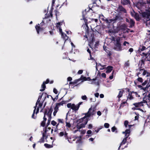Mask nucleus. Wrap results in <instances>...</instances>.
I'll return each mask as SVG.
<instances>
[{
    "instance_id": "nucleus-1",
    "label": "nucleus",
    "mask_w": 150,
    "mask_h": 150,
    "mask_svg": "<svg viewBox=\"0 0 150 150\" xmlns=\"http://www.w3.org/2000/svg\"><path fill=\"white\" fill-rule=\"evenodd\" d=\"M96 105L92 106L88 110V112L85 114V116L81 119H79L77 121L76 128L80 129L85 127L88 121V118L91 116H92L96 113L95 110H96Z\"/></svg>"
},
{
    "instance_id": "nucleus-2",
    "label": "nucleus",
    "mask_w": 150,
    "mask_h": 150,
    "mask_svg": "<svg viewBox=\"0 0 150 150\" xmlns=\"http://www.w3.org/2000/svg\"><path fill=\"white\" fill-rule=\"evenodd\" d=\"M36 104V106L34 107L35 109L34 110L33 113L32 115V118L35 119L36 117V115L38 112L39 110L40 112L42 111L43 109L44 108L46 104Z\"/></svg>"
},
{
    "instance_id": "nucleus-3",
    "label": "nucleus",
    "mask_w": 150,
    "mask_h": 150,
    "mask_svg": "<svg viewBox=\"0 0 150 150\" xmlns=\"http://www.w3.org/2000/svg\"><path fill=\"white\" fill-rule=\"evenodd\" d=\"M128 126L129 129H127L125 132H122L123 134H125V137L124 138L122 142H121L120 146L118 148L119 149L121 146H122V145L126 143L127 139L129 136L130 133V128L132 125H129Z\"/></svg>"
},
{
    "instance_id": "nucleus-4",
    "label": "nucleus",
    "mask_w": 150,
    "mask_h": 150,
    "mask_svg": "<svg viewBox=\"0 0 150 150\" xmlns=\"http://www.w3.org/2000/svg\"><path fill=\"white\" fill-rule=\"evenodd\" d=\"M149 12L144 13L142 14L144 21L146 22V25H150V8L149 9Z\"/></svg>"
},
{
    "instance_id": "nucleus-5",
    "label": "nucleus",
    "mask_w": 150,
    "mask_h": 150,
    "mask_svg": "<svg viewBox=\"0 0 150 150\" xmlns=\"http://www.w3.org/2000/svg\"><path fill=\"white\" fill-rule=\"evenodd\" d=\"M80 106L79 104L75 105V104H67V106L68 108H71L72 110H78Z\"/></svg>"
},
{
    "instance_id": "nucleus-6",
    "label": "nucleus",
    "mask_w": 150,
    "mask_h": 150,
    "mask_svg": "<svg viewBox=\"0 0 150 150\" xmlns=\"http://www.w3.org/2000/svg\"><path fill=\"white\" fill-rule=\"evenodd\" d=\"M106 67L105 65H102L100 63H96V68L97 69H99L100 70L104 69Z\"/></svg>"
},
{
    "instance_id": "nucleus-7",
    "label": "nucleus",
    "mask_w": 150,
    "mask_h": 150,
    "mask_svg": "<svg viewBox=\"0 0 150 150\" xmlns=\"http://www.w3.org/2000/svg\"><path fill=\"white\" fill-rule=\"evenodd\" d=\"M114 49L118 51L122 50V47L120 43H115L114 46Z\"/></svg>"
},
{
    "instance_id": "nucleus-8",
    "label": "nucleus",
    "mask_w": 150,
    "mask_h": 150,
    "mask_svg": "<svg viewBox=\"0 0 150 150\" xmlns=\"http://www.w3.org/2000/svg\"><path fill=\"white\" fill-rule=\"evenodd\" d=\"M49 82V80L48 79H47L46 81H44L43 82V84L42 85L41 88L42 89H40V91H43L45 90V84H47Z\"/></svg>"
},
{
    "instance_id": "nucleus-9",
    "label": "nucleus",
    "mask_w": 150,
    "mask_h": 150,
    "mask_svg": "<svg viewBox=\"0 0 150 150\" xmlns=\"http://www.w3.org/2000/svg\"><path fill=\"white\" fill-rule=\"evenodd\" d=\"M64 24V22L62 21L60 22L57 23L56 24V26L57 28L59 29V31L60 33H61L62 32V30L61 27V26Z\"/></svg>"
},
{
    "instance_id": "nucleus-10",
    "label": "nucleus",
    "mask_w": 150,
    "mask_h": 150,
    "mask_svg": "<svg viewBox=\"0 0 150 150\" xmlns=\"http://www.w3.org/2000/svg\"><path fill=\"white\" fill-rule=\"evenodd\" d=\"M125 90H127V89H121L120 90L117 96L119 98H120L122 97L123 94L125 92Z\"/></svg>"
},
{
    "instance_id": "nucleus-11",
    "label": "nucleus",
    "mask_w": 150,
    "mask_h": 150,
    "mask_svg": "<svg viewBox=\"0 0 150 150\" xmlns=\"http://www.w3.org/2000/svg\"><path fill=\"white\" fill-rule=\"evenodd\" d=\"M90 81H91L90 83H91L97 85H98L99 84V81L96 79H93L91 80Z\"/></svg>"
},
{
    "instance_id": "nucleus-12",
    "label": "nucleus",
    "mask_w": 150,
    "mask_h": 150,
    "mask_svg": "<svg viewBox=\"0 0 150 150\" xmlns=\"http://www.w3.org/2000/svg\"><path fill=\"white\" fill-rule=\"evenodd\" d=\"M105 21L106 23L109 25H110L112 24H113L116 22V20L115 19H110L109 20L106 19Z\"/></svg>"
},
{
    "instance_id": "nucleus-13",
    "label": "nucleus",
    "mask_w": 150,
    "mask_h": 150,
    "mask_svg": "<svg viewBox=\"0 0 150 150\" xmlns=\"http://www.w3.org/2000/svg\"><path fill=\"white\" fill-rule=\"evenodd\" d=\"M67 134H68L66 132H60L59 133V135L60 137H62L64 135L65 137L66 138H67Z\"/></svg>"
},
{
    "instance_id": "nucleus-14",
    "label": "nucleus",
    "mask_w": 150,
    "mask_h": 150,
    "mask_svg": "<svg viewBox=\"0 0 150 150\" xmlns=\"http://www.w3.org/2000/svg\"><path fill=\"white\" fill-rule=\"evenodd\" d=\"M68 114V113H67L66 115V126L67 129L68 128H69L71 127V125L67 121V115Z\"/></svg>"
},
{
    "instance_id": "nucleus-15",
    "label": "nucleus",
    "mask_w": 150,
    "mask_h": 150,
    "mask_svg": "<svg viewBox=\"0 0 150 150\" xmlns=\"http://www.w3.org/2000/svg\"><path fill=\"white\" fill-rule=\"evenodd\" d=\"M113 67L111 66H108L106 68V73H109L113 69Z\"/></svg>"
},
{
    "instance_id": "nucleus-16",
    "label": "nucleus",
    "mask_w": 150,
    "mask_h": 150,
    "mask_svg": "<svg viewBox=\"0 0 150 150\" xmlns=\"http://www.w3.org/2000/svg\"><path fill=\"white\" fill-rule=\"evenodd\" d=\"M74 138L77 139L76 141V143L79 144L81 143V136L79 137H75Z\"/></svg>"
},
{
    "instance_id": "nucleus-17",
    "label": "nucleus",
    "mask_w": 150,
    "mask_h": 150,
    "mask_svg": "<svg viewBox=\"0 0 150 150\" xmlns=\"http://www.w3.org/2000/svg\"><path fill=\"white\" fill-rule=\"evenodd\" d=\"M47 116L48 118V121L49 122H50L51 119V112L50 111H49L48 113L47 114Z\"/></svg>"
},
{
    "instance_id": "nucleus-18",
    "label": "nucleus",
    "mask_w": 150,
    "mask_h": 150,
    "mask_svg": "<svg viewBox=\"0 0 150 150\" xmlns=\"http://www.w3.org/2000/svg\"><path fill=\"white\" fill-rule=\"evenodd\" d=\"M35 28L38 34L39 33V32L40 31H42L43 30V29L40 27V26L38 25H36Z\"/></svg>"
},
{
    "instance_id": "nucleus-19",
    "label": "nucleus",
    "mask_w": 150,
    "mask_h": 150,
    "mask_svg": "<svg viewBox=\"0 0 150 150\" xmlns=\"http://www.w3.org/2000/svg\"><path fill=\"white\" fill-rule=\"evenodd\" d=\"M62 34V38L64 39L65 40H67L68 38V37L67 36V35L63 33L62 32L61 33H60Z\"/></svg>"
},
{
    "instance_id": "nucleus-20",
    "label": "nucleus",
    "mask_w": 150,
    "mask_h": 150,
    "mask_svg": "<svg viewBox=\"0 0 150 150\" xmlns=\"http://www.w3.org/2000/svg\"><path fill=\"white\" fill-rule=\"evenodd\" d=\"M141 104H133V105L136 107L135 108H132V109L136 110L138 109V108H137L139 107V105Z\"/></svg>"
},
{
    "instance_id": "nucleus-21",
    "label": "nucleus",
    "mask_w": 150,
    "mask_h": 150,
    "mask_svg": "<svg viewBox=\"0 0 150 150\" xmlns=\"http://www.w3.org/2000/svg\"><path fill=\"white\" fill-rule=\"evenodd\" d=\"M118 9L120 11H123L125 13L126 12V11L124 8L122 6H120L118 8Z\"/></svg>"
},
{
    "instance_id": "nucleus-22",
    "label": "nucleus",
    "mask_w": 150,
    "mask_h": 150,
    "mask_svg": "<svg viewBox=\"0 0 150 150\" xmlns=\"http://www.w3.org/2000/svg\"><path fill=\"white\" fill-rule=\"evenodd\" d=\"M147 98H148V97H145L144 98H143V100L144 101V103H147L148 102H149V101H148L149 100V99H147Z\"/></svg>"
},
{
    "instance_id": "nucleus-23",
    "label": "nucleus",
    "mask_w": 150,
    "mask_h": 150,
    "mask_svg": "<svg viewBox=\"0 0 150 150\" xmlns=\"http://www.w3.org/2000/svg\"><path fill=\"white\" fill-rule=\"evenodd\" d=\"M44 146L47 148H50L52 147L53 146L52 145H51L47 144H45Z\"/></svg>"
},
{
    "instance_id": "nucleus-24",
    "label": "nucleus",
    "mask_w": 150,
    "mask_h": 150,
    "mask_svg": "<svg viewBox=\"0 0 150 150\" xmlns=\"http://www.w3.org/2000/svg\"><path fill=\"white\" fill-rule=\"evenodd\" d=\"M81 78L82 80H83V81L89 80H90V78L89 77L86 78L83 76H81Z\"/></svg>"
},
{
    "instance_id": "nucleus-25",
    "label": "nucleus",
    "mask_w": 150,
    "mask_h": 150,
    "mask_svg": "<svg viewBox=\"0 0 150 150\" xmlns=\"http://www.w3.org/2000/svg\"><path fill=\"white\" fill-rule=\"evenodd\" d=\"M60 104H57L56 105L55 107L54 108V110H56V111H58L59 106L60 105Z\"/></svg>"
},
{
    "instance_id": "nucleus-26",
    "label": "nucleus",
    "mask_w": 150,
    "mask_h": 150,
    "mask_svg": "<svg viewBox=\"0 0 150 150\" xmlns=\"http://www.w3.org/2000/svg\"><path fill=\"white\" fill-rule=\"evenodd\" d=\"M51 124L52 125L54 126H55L56 127V126L57 125V122L54 120L51 121Z\"/></svg>"
},
{
    "instance_id": "nucleus-27",
    "label": "nucleus",
    "mask_w": 150,
    "mask_h": 150,
    "mask_svg": "<svg viewBox=\"0 0 150 150\" xmlns=\"http://www.w3.org/2000/svg\"><path fill=\"white\" fill-rule=\"evenodd\" d=\"M122 3L125 5L129 3V1L127 0H125V1H122Z\"/></svg>"
},
{
    "instance_id": "nucleus-28",
    "label": "nucleus",
    "mask_w": 150,
    "mask_h": 150,
    "mask_svg": "<svg viewBox=\"0 0 150 150\" xmlns=\"http://www.w3.org/2000/svg\"><path fill=\"white\" fill-rule=\"evenodd\" d=\"M129 23H130L132 26H133L134 25V21L132 19H130V21Z\"/></svg>"
},
{
    "instance_id": "nucleus-29",
    "label": "nucleus",
    "mask_w": 150,
    "mask_h": 150,
    "mask_svg": "<svg viewBox=\"0 0 150 150\" xmlns=\"http://www.w3.org/2000/svg\"><path fill=\"white\" fill-rule=\"evenodd\" d=\"M116 42L115 43H120V38L118 37L117 38L116 40Z\"/></svg>"
},
{
    "instance_id": "nucleus-30",
    "label": "nucleus",
    "mask_w": 150,
    "mask_h": 150,
    "mask_svg": "<svg viewBox=\"0 0 150 150\" xmlns=\"http://www.w3.org/2000/svg\"><path fill=\"white\" fill-rule=\"evenodd\" d=\"M133 97L130 94H129L128 96L127 97V100H128L129 99V100H132L133 99Z\"/></svg>"
},
{
    "instance_id": "nucleus-31",
    "label": "nucleus",
    "mask_w": 150,
    "mask_h": 150,
    "mask_svg": "<svg viewBox=\"0 0 150 150\" xmlns=\"http://www.w3.org/2000/svg\"><path fill=\"white\" fill-rule=\"evenodd\" d=\"M46 112H45L44 113V117H43V121H46L47 120V118H46V117L47 116V114H46Z\"/></svg>"
},
{
    "instance_id": "nucleus-32",
    "label": "nucleus",
    "mask_w": 150,
    "mask_h": 150,
    "mask_svg": "<svg viewBox=\"0 0 150 150\" xmlns=\"http://www.w3.org/2000/svg\"><path fill=\"white\" fill-rule=\"evenodd\" d=\"M42 95H41V96H40L39 97H38V100H37V101L36 103H39L40 100V99L42 98Z\"/></svg>"
},
{
    "instance_id": "nucleus-33",
    "label": "nucleus",
    "mask_w": 150,
    "mask_h": 150,
    "mask_svg": "<svg viewBox=\"0 0 150 150\" xmlns=\"http://www.w3.org/2000/svg\"><path fill=\"white\" fill-rule=\"evenodd\" d=\"M109 125V124L108 123H105L104 125V126L106 128H108Z\"/></svg>"
},
{
    "instance_id": "nucleus-34",
    "label": "nucleus",
    "mask_w": 150,
    "mask_h": 150,
    "mask_svg": "<svg viewBox=\"0 0 150 150\" xmlns=\"http://www.w3.org/2000/svg\"><path fill=\"white\" fill-rule=\"evenodd\" d=\"M137 80L138 81L142 83L143 82V79L139 77L137 79Z\"/></svg>"
},
{
    "instance_id": "nucleus-35",
    "label": "nucleus",
    "mask_w": 150,
    "mask_h": 150,
    "mask_svg": "<svg viewBox=\"0 0 150 150\" xmlns=\"http://www.w3.org/2000/svg\"><path fill=\"white\" fill-rule=\"evenodd\" d=\"M50 129L51 128H46L45 129V133H43V136H44L45 134H46V133L47 132V129Z\"/></svg>"
},
{
    "instance_id": "nucleus-36",
    "label": "nucleus",
    "mask_w": 150,
    "mask_h": 150,
    "mask_svg": "<svg viewBox=\"0 0 150 150\" xmlns=\"http://www.w3.org/2000/svg\"><path fill=\"white\" fill-rule=\"evenodd\" d=\"M128 124V122L126 120L125 121L124 125L125 127H127Z\"/></svg>"
},
{
    "instance_id": "nucleus-37",
    "label": "nucleus",
    "mask_w": 150,
    "mask_h": 150,
    "mask_svg": "<svg viewBox=\"0 0 150 150\" xmlns=\"http://www.w3.org/2000/svg\"><path fill=\"white\" fill-rule=\"evenodd\" d=\"M99 43V42L98 41H96L95 42V43L94 45V47H96L98 45Z\"/></svg>"
},
{
    "instance_id": "nucleus-38",
    "label": "nucleus",
    "mask_w": 150,
    "mask_h": 150,
    "mask_svg": "<svg viewBox=\"0 0 150 150\" xmlns=\"http://www.w3.org/2000/svg\"><path fill=\"white\" fill-rule=\"evenodd\" d=\"M58 120L59 123H63V119H58Z\"/></svg>"
},
{
    "instance_id": "nucleus-39",
    "label": "nucleus",
    "mask_w": 150,
    "mask_h": 150,
    "mask_svg": "<svg viewBox=\"0 0 150 150\" xmlns=\"http://www.w3.org/2000/svg\"><path fill=\"white\" fill-rule=\"evenodd\" d=\"M99 18H100L101 19L103 20H104V16L102 15H100L99 16Z\"/></svg>"
},
{
    "instance_id": "nucleus-40",
    "label": "nucleus",
    "mask_w": 150,
    "mask_h": 150,
    "mask_svg": "<svg viewBox=\"0 0 150 150\" xmlns=\"http://www.w3.org/2000/svg\"><path fill=\"white\" fill-rule=\"evenodd\" d=\"M83 72V70H80L78 71V74H81Z\"/></svg>"
},
{
    "instance_id": "nucleus-41",
    "label": "nucleus",
    "mask_w": 150,
    "mask_h": 150,
    "mask_svg": "<svg viewBox=\"0 0 150 150\" xmlns=\"http://www.w3.org/2000/svg\"><path fill=\"white\" fill-rule=\"evenodd\" d=\"M114 73V71H113V72L112 73V75L110 76L109 77V79H113V74Z\"/></svg>"
},
{
    "instance_id": "nucleus-42",
    "label": "nucleus",
    "mask_w": 150,
    "mask_h": 150,
    "mask_svg": "<svg viewBox=\"0 0 150 150\" xmlns=\"http://www.w3.org/2000/svg\"><path fill=\"white\" fill-rule=\"evenodd\" d=\"M45 121H43L41 123V125L43 127H44L45 125Z\"/></svg>"
},
{
    "instance_id": "nucleus-43",
    "label": "nucleus",
    "mask_w": 150,
    "mask_h": 150,
    "mask_svg": "<svg viewBox=\"0 0 150 150\" xmlns=\"http://www.w3.org/2000/svg\"><path fill=\"white\" fill-rule=\"evenodd\" d=\"M129 63L128 62H126L125 64V67H128L129 65Z\"/></svg>"
},
{
    "instance_id": "nucleus-44",
    "label": "nucleus",
    "mask_w": 150,
    "mask_h": 150,
    "mask_svg": "<svg viewBox=\"0 0 150 150\" xmlns=\"http://www.w3.org/2000/svg\"><path fill=\"white\" fill-rule=\"evenodd\" d=\"M59 125V123L57 124V125L56 126V128L54 130V132H57V127Z\"/></svg>"
},
{
    "instance_id": "nucleus-45",
    "label": "nucleus",
    "mask_w": 150,
    "mask_h": 150,
    "mask_svg": "<svg viewBox=\"0 0 150 150\" xmlns=\"http://www.w3.org/2000/svg\"><path fill=\"white\" fill-rule=\"evenodd\" d=\"M147 81H145L144 82H143L142 84V85L143 86H144L147 83Z\"/></svg>"
},
{
    "instance_id": "nucleus-46",
    "label": "nucleus",
    "mask_w": 150,
    "mask_h": 150,
    "mask_svg": "<svg viewBox=\"0 0 150 150\" xmlns=\"http://www.w3.org/2000/svg\"><path fill=\"white\" fill-rule=\"evenodd\" d=\"M127 44L129 45V43L125 41L123 43V45L124 46H126L127 45Z\"/></svg>"
},
{
    "instance_id": "nucleus-47",
    "label": "nucleus",
    "mask_w": 150,
    "mask_h": 150,
    "mask_svg": "<svg viewBox=\"0 0 150 150\" xmlns=\"http://www.w3.org/2000/svg\"><path fill=\"white\" fill-rule=\"evenodd\" d=\"M81 98L82 99H83V100H85L86 99L87 97L85 95V96H82L81 97Z\"/></svg>"
},
{
    "instance_id": "nucleus-48",
    "label": "nucleus",
    "mask_w": 150,
    "mask_h": 150,
    "mask_svg": "<svg viewBox=\"0 0 150 150\" xmlns=\"http://www.w3.org/2000/svg\"><path fill=\"white\" fill-rule=\"evenodd\" d=\"M97 114L99 116H100L101 115V113L100 111H98L97 112Z\"/></svg>"
},
{
    "instance_id": "nucleus-49",
    "label": "nucleus",
    "mask_w": 150,
    "mask_h": 150,
    "mask_svg": "<svg viewBox=\"0 0 150 150\" xmlns=\"http://www.w3.org/2000/svg\"><path fill=\"white\" fill-rule=\"evenodd\" d=\"M115 130H116V128L115 127H112V129H111V130L112 132H114Z\"/></svg>"
},
{
    "instance_id": "nucleus-50",
    "label": "nucleus",
    "mask_w": 150,
    "mask_h": 150,
    "mask_svg": "<svg viewBox=\"0 0 150 150\" xmlns=\"http://www.w3.org/2000/svg\"><path fill=\"white\" fill-rule=\"evenodd\" d=\"M87 133L88 134H90L92 133V131L91 130H88L87 131Z\"/></svg>"
},
{
    "instance_id": "nucleus-51",
    "label": "nucleus",
    "mask_w": 150,
    "mask_h": 150,
    "mask_svg": "<svg viewBox=\"0 0 150 150\" xmlns=\"http://www.w3.org/2000/svg\"><path fill=\"white\" fill-rule=\"evenodd\" d=\"M72 80V78L71 77H69L67 78V81H70Z\"/></svg>"
},
{
    "instance_id": "nucleus-52",
    "label": "nucleus",
    "mask_w": 150,
    "mask_h": 150,
    "mask_svg": "<svg viewBox=\"0 0 150 150\" xmlns=\"http://www.w3.org/2000/svg\"><path fill=\"white\" fill-rule=\"evenodd\" d=\"M102 77L105 78L106 77V74L104 73H103L101 74Z\"/></svg>"
},
{
    "instance_id": "nucleus-53",
    "label": "nucleus",
    "mask_w": 150,
    "mask_h": 150,
    "mask_svg": "<svg viewBox=\"0 0 150 150\" xmlns=\"http://www.w3.org/2000/svg\"><path fill=\"white\" fill-rule=\"evenodd\" d=\"M53 92L55 94H57V90L55 88L53 89Z\"/></svg>"
},
{
    "instance_id": "nucleus-54",
    "label": "nucleus",
    "mask_w": 150,
    "mask_h": 150,
    "mask_svg": "<svg viewBox=\"0 0 150 150\" xmlns=\"http://www.w3.org/2000/svg\"><path fill=\"white\" fill-rule=\"evenodd\" d=\"M146 47L144 46H142V48L140 49L141 51H143L145 49Z\"/></svg>"
},
{
    "instance_id": "nucleus-55",
    "label": "nucleus",
    "mask_w": 150,
    "mask_h": 150,
    "mask_svg": "<svg viewBox=\"0 0 150 150\" xmlns=\"http://www.w3.org/2000/svg\"><path fill=\"white\" fill-rule=\"evenodd\" d=\"M92 127V125L91 124H89L88 125V128L89 129H91Z\"/></svg>"
},
{
    "instance_id": "nucleus-56",
    "label": "nucleus",
    "mask_w": 150,
    "mask_h": 150,
    "mask_svg": "<svg viewBox=\"0 0 150 150\" xmlns=\"http://www.w3.org/2000/svg\"><path fill=\"white\" fill-rule=\"evenodd\" d=\"M99 94L98 93H96L95 94V97H98L99 96Z\"/></svg>"
},
{
    "instance_id": "nucleus-57",
    "label": "nucleus",
    "mask_w": 150,
    "mask_h": 150,
    "mask_svg": "<svg viewBox=\"0 0 150 150\" xmlns=\"http://www.w3.org/2000/svg\"><path fill=\"white\" fill-rule=\"evenodd\" d=\"M57 111H56V110H54L53 113V115L54 116H55L56 115V113H57Z\"/></svg>"
},
{
    "instance_id": "nucleus-58",
    "label": "nucleus",
    "mask_w": 150,
    "mask_h": 150,
    "mask_svg": "<svg viewBox=\"0 0 150 150\" xmlns=\"http://www.w3.org/2000/svg\"><path fill=\"white\" fill-rule=\"evenodd\" d=\"M50 96V97H51V98H52V99L54 101V100H55V99H57V98H58V96H56V98H54H54L52 97V96Z\"/></svg>"
},
{
    "instance_id": "nucleus-59",
    "label": "nucleus",
    "mask_w": 150,
    "mask_h": 150,
    "mask_svg": "<svg viewBox=\"0 0 150 150\" xmlns=\"http://www.w3.org/2000/svg\"><path fill=\"white\" fill-rule=\"evenodd\" d=\"M146 73H147V72L146 71H145V70L144 71L143 73V75L144 76L146 74Z\"/></svg>"
},
{
    "instance_id": "nucleus-60",
    "label": "nucleus",
    "mask_w": 150,
    "mask_h": 150,
    "mask_svg": "<svg viewBox=\"0 0 150 150\" xmlns=\"http://www.w3.org/2000/svg\"><path fill=\"white\" fill-rule=\"evenodd\" d=\"M92 21H94L96 22H97L98 21V19H92Z\"/></svg>"
},
{
    "instance_id": "nucleus-61",
    "label": "nucleus",
    "mask_w": 150,
    "mask_h": 150,
    "mask_svg": "<svg viewBox=\"0 0 150 150\" xmlns=\"http://www.w3.org/2000/svg\"><path fill=\"white\" fill-rule=\"evenodd\" d=\"M133 50L132 48H130L129 49V51L131 52L133 51Z\"/></svg>"
},
{
    "instance_id": "nucleus-62",
    "label": "nucleus",
    "mask_w": 150,
    "mask_h": 150,
    "mask_svg": "<svg viewBox=\"0 0 150 150\" xmlns=\"http://www.w3.org/2000/svg\"><path fill=\"white\" fill-rule=\"evenodd\" d=\"M55 15L56 16V18H57V15H59V13L57 11H56L55 12Z\"/></svg>"
},
{
    "instance_id": "nucleus-63",
    "label": "nucleus",
    "mask_w": 150,
    "mask_h": 150,
    "mask_svg": "<svg viewBox=\"0 0 150 150\" xmlns=\"http://www.w3.org/2000/svg\"><path fill=\"white\" fill-rule=\"evenodd\" d=\"M100 97L101 98H103L104 97V96L103 94H101L100 95Z\"/></svg>"
},
{
    "instance_id": "nucleus-64",
    "label": "nucleus",
    "mask_w": 150,
    "mask_h": 150,
    "mask_svg": "<svg viewBox=\"0 0 150 150\" xmlns=\"http://www.w3.org/2000/svg\"><path fill=\"white\" fill-rule=\"evenodd\" d=\"M89 140L90 141H93L94 140V138H91L89 139Z\"/></svg>"
}]
</instances>
